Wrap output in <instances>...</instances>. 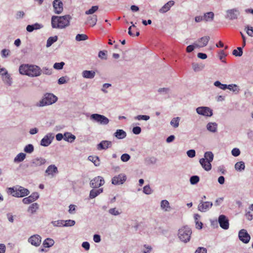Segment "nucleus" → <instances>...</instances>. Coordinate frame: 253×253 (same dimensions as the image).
<instances>
[{
	"label": "nucleus",
	"instance_id": "42",
	"mask_svg": "<svg viewBox=\"0 0 253 253\" xmlns=\"http://www.w3.org/2000/svg\"><path fill=\"white\" fill-rule=\"evenodd\" d=\"M213 84L216 87H217L219 88L220 89H222L223 90L226 89L228 87L227 84H222L218 81H215L214 83Z\"/></svg>",
	"mask_w": 253,
	"mask_h": 253
},
{
	"label": "nucleus",
	"instance_id": "26",
	"mask_svg": "<svg viewBox=\"0 0 253 253\" xmlns=\"http://www.w3.org/2000/svg\"><path fill=\"white\" fill-rule=\"evenodd\" d=\"M161 209L164 211L168 212L171 210L169 203L167 200H162L160 203Z\"/></svg>",
	"mask_w": 253,
	"mask_h": 253
},
{
	"label": "nucleus",
	"instance_id": "47",
	"mask_svg": "<svg viewBox=\"0 0 253 253\" xmlns=\"http://www.w3.org/2000/svg\"><path fill=\"white\" fill-rule=\"evenodd\" d=\"M232 54L235 56H241L243 54L242 47H238L237 49L233 50Z\"/></svg>",
	"mask_w": 253,
	"mask_h": 253
},
{
	"label": "nucleus",
	"instance_id": "55",
	"mask_svg": "<svg viewBox=\"0 0 253 253\" xmlns=\"http://www.w3.org/2000/svg\"><path fill=\"white\" fill-rule=\"evenodd\" d=\"M107 51H100L98 53V57L101 59L106 60L107 59Z\"/></svg>",
	"mask_w": 253,
	"mask_h": 253
},
{
	"label": "nucleus",
	"instance_id": "46",
	"mask_svg": "<svg viewBox=\"0 0 253 253\" xmlns=\"http://www.w3.org/2000/svg\"><path fill=\"white\" fill-rule=\"evenodd\" d=\"M153 250L151 246L148 245H144L142 250V253H151Z\"/></svg>",
	"mask_w": 253,
	"mask_h": 253
},
{
	"label": "nucleus",
	"instance_id": "3",
	"mask_svg": "<svg viewBox=\"0 0 253 253\" xmlns=\"http://www.w3.org/2000/svg\"><path fill=\"white\" fill-rule=\"evenodd\" d=\"M57 100V97L52 93H45L42 99L37 102L36 106L39 107H42L45 106L50 105L55 103Z\"/></svg>",
	"mask_w": 253,
	"mask_h": 253
},
{
	"label": "nucleus",
	"instance_id": "45",
	"mask_svg": "<svg viewBox=\"0 0 253 253\" xmlns=\"http://www.w3.org/2000/svg\"><path fill=\"white\" fill-rule=\"evenodd\" d=\"M64 220H58L51 222V224L54 227H64Z\"/></svg>",
	"mask_w": 253,
	"mask_h": 253
},
{
	"label": "nucleus",
	"instance_id": "49",
	"mask_svg": "<svg viewBox=\"0 0 253 253\" xmlns=\"http://www.w3.org/2000/svg\"><path fill=\"white\" fill-rule=\"evenodd\" d=\"M204 65H199L197 63H194L192 64L193 69L195 72H198V71L202 70L204 68Z\"/></svg>",
	"mask_w": 253,
	"mask_h": 253
},
{
	"label": "nucleus",
	"instance_id": "7",
	"mask_svg": "<svg viewBox=\"0 0 253 253\" xmlns=\"http://www.w3.org/2000/svg\"><path fill=\"white\" fill-rule=\"evenodd\" d=\"M240 15L239 10L237 8L227 9L225 11L224 17L228 20H234L238 18Z\"/></svg>",
	"mask_w": 253,
	"mask_h": 253
},
{
	"label": "nucleus",
	"instance_id": "38",
	"mask_svg": "<svg viewBox=\"0 0 253 253\" xmlns=\"http://www.w3.org/2000/svg\"><path fill=\"white\" fill-rule=\"evenodd\" d=\"M88 160L92 162L96 167H98L100 165V160L97 156H89L88 157Z\"/></svg>",
	"mask_w": 253,
	"mask_h": 253
},
{
	"label": "nucleus",
	"instance_id": "60",
	"mask_svg": "<svg viewBox=\"0 0 253 253\" xmlns=\"http://www.w3.org/2000/svg\"><path fill=\"white\" fill-rule=\"evenodd\" d=\"M25 12L23 11H18L15 14L16 19H21L24 18Z\"/></svg>",
	"mask_w": 253,
	"mask_h": 253
},
{
	"label": "nucleus",
	"instance_id": "61",
	"mask_svg": "<svg viewBox=\"0 0 253 253\" xmlns=\"http://www.w3.org/2000/svg\"><path fill=\"white\" fill-rule=\"evenodd\" d=\"M10 50L7 49H3L1 51V55L2 58H6L9 55Z\"/></svg>",
	"mask_w": 253,
	"mask_h": 253
},
{
	"label": "nucleus",
	"instance_id": "21",
	"mask_svg": "<svg viewBox=\"0 0 253 253\" xmlns=\"http://www.w3.org/2000/svg\"><path fill=\"white\" fill-rule=\"evenodd\" d=\"M175 2L173 0H169L165 3L161 8L159 9V12L160 13L164 14L169 11L171 7L174 5Z\"/></svg>",
	"mask_w": 253,
	"mask_h": 253
},
{
	"label": "nucleus",
	"instance_id": "31",
	"mask_svg": "<svg viewBox=\"0 0 253 253\" xmlns=\"http://www.w3.org/2000/svg\"><path fill=\"white\" fill-rule=\"evenodd\" d=\"M227 88L230 91L234 92L235 94H238L240 91V87L236 84H230L227 85Z\"/></svg>",
	"mask_w": 253,
	"mask_h": 253
},
{
	"label": "nucleus",
	"instance_id": "22",
	"mask_svg": "<svg viewBox=\"0 0 253 253\" xmlns=\"http://www.w3.org/2000/svg\"><path fill=\"white\" fill-rule=\"evenodd\" d=\"M218 124L215 122H210L206 125L207 130L212 133H215L217 132Z\"/></svg>",
	"mask_w": 253,
	"mask_h": 253
},
{
	"label": "nucleus",
	"instance_id": "29",
	"mask_svg": "<svg viewBox=\"0 0 253 253\" xmlns=\"http://www.w3.org/2000/svg\"><path fill=\"white\" fill-rule=\"evenodd\" d=\"M64 136V140L70 143L73 142L76 139V136L69 132H65Z\"/></svg>",
	"mask_w": 253,
	"mask_h": 253
},
{
	"label": "nucleus",
	"instance_id": "28",
	"mask_svg": "<svg viewBox=\"0 0 253 253\" xmlns=\"http://www.w3.org/2000/svg\"><path fill=\"white\" fill-rule=\"evenodd\" d=\"M214 14L213 12H208L204 13L203 19L205 22H211L213 20Z\"/></svg>",
	"mask_w": 253,
	"mask_h": 253
},
{
	"label": "nucleus",
	"instance_id": "14",
	"mask_svg": "<svg viewBox=\"0 0 253 253\" xmlns=\"http://www.w3.org/2000/svg\"><path fill=\"white\" fill-rule=\"evenodd\" d=\"M105 181L104 178L100 176L95 177L90 181V186L93 188L99 187L104 185Z\"/></svg>",
	"mask_w": 253,
	"mask_h": 253
},
{
	"label": "nucleus",
	"instance_id": "48",
	"mask_svg": "<svg viewBox=\"0 0 253 253\" xmlns=\"http://www.w3.org/2000/svg\"><path fill=\"white\" fill-rule=\"evenodd\" d=\"M98 9V6L97 5L92 6L89 10L85 12L86 15L92 14Z\"/></svg>",
	"mask_w": 253,
	"mask_h": 253
},
{
	"label": "nucleus",
	"instance_id": "39",
	"mask_svg": "<svg viewBox=\"0 0 253 253\" xmlns=\"http://www.w3.org/2000/svg\"><path fill=\"white\" fill-rule=\"evenodd\" d=\"M87 22L90 24H91L92 26H94L96 24L97 21V16L96 15H93L91 16L88 17L87 19Z\"/></svg>",
	"mask_w": 253,
	"mask_h": 253
},
{
	"label": "nucleus",
	"instance_id": "64",
	"mask_svg": "<svg viewBox=\"0 0 253 253\" xmlns=\"http://www.w3.org/2000/svg\"><path fill=\"white\" fill-rule=\"evenodd\" d=\"M240 150L239 149L235 148H233L231 151V154L234 157H237L240 155Z\"/></svg>",
	"mask_w": 253,
	"mask_h": 253
},
{
	"label": "nucleus",
	"instance_id": "53",
	"mask_svg": "<svg viewBox=\"0 0 253 253\" xmlns=\"http://www.w3.org/2000/svg\"><path fill=\"white\" fill-rule=\"evenodd\" d=\"M245 30L246 31L247 34L249 36L253 37V27L247 25L245 27Z\"/></svg>",
	"mask_w": 253,
	"mask_h": 253
},
{
	"label": "nucleus",
	"instance_id": "40",
	"mask_svg": "<svg viewBox=\"0 0 253 253\" xmlns=\"http://www.w3.org/2000/svg\"><path fill=\"white\" fill-rule=\"evenodd\" d=\"M58 38L57 36H55L54 37H49L46 42V47H50L54 42H56L57 41Z\"/></svg>",
	"mask_w": 253,
	"mask_h": 253
},
{
	"label": "nucleus",
	"instance_id": "18",
	"mask_svg": "<svg viewBox=\"0 0 253 253\" xmlns=\"http://www.w3.org/2000/svg\"><path fill=\"white\" fill-rule=\"evenodd\" d=\"M212 205V202L201 201L198 206V209L199 211L205 212L209 211Z\"/></svg>",
	"mask_w": 253,
	"mask_h": 253
},
{
	"label": "nucleus",
	"instance_id": "9",
	"mask_svg": "<svg viewBox=\"0 0 253 253\" xmlns=\"http://www.w3.org/2000/svg\"><path fill=\"white\" fill-rule=\"evenodd\" d=\"M196 112L199 115L205 117H211L213 115L212 110L207 106L198 107L196 109Z\"/></svg>",
	"mask_w": 253,
	"mask_h": 253
},
{
	"label": "nucleus",
	"instance_id": "34",
	"mask_svg": "<svg viewBox=\"0 0 253 253\" xmlns=\"http://www.w3.org/2000/svg\"><path fill=\"white\" fill-rule=\"evenodd\" d=\"M235 169L238 171H242L245 170V165L244 162L240 161L237 162L235 165Z\"/></svg>",
	"mask_w": 253,
	"mask_h": 253
},
{
	"label": "nucleus",
	"instance_id": "50",
	"mask_svg": "<svg viewBox=\"0 0 253 253\" xmlns=\"http://www.w3.org/2000/svg\"><path fill=\"white\" fill-rule=\"evenodd\" d=\"M75 39L77 41H85L88 39V37L85 34H78Z\"/></svg>",
	"mask_w": 253,
	"mask_h": 253
},
{
	"label": "nucleus",
	"instance_id": "54",
	"mask_svg": "<svg viewBox=\"0 0 253 253\" xmlns=\"http://www.w3.org/2000/svg\"><path fill=\"white\" fill-rule=\"evenodd\" d=\"M199 177L198 176L194 175L190 177V183L192 185H194L197 184L199 181Z\"/></svg>",
	"mask_w": 253,
	"mask_h": 253
},
{
	"label": "nucleus",
	"instance_id": "63",
	"mask_svg": "<svg viewBox=\"0 0 253 253\" xmlns=\"http://www.w3.org/2000/svg\"><path fill=\"white\" fill-rule=\"evenodd\" d=\"M76 206L75 205H70L69 207V212L72 214H75L76 212Z\"/></svg>",
	"mask_w": 253,
	"mask_h": 253
},
{
	"label": "nucleus",
	"instance_id": "13",
	"mask_svg": "<svg viewBox=\"0 0 253 253\" xmlns=\"http://www.w3.org/2000/svg\"><path fill=\"white\" fill-rule=\"evenodd\" d=\"M54 138L53 133H48L46 134L41 141V145L44 147L48 146L52 142Z\"/></svg>",
	"mask_w": 253,
	"mask_h": 253
},
{
	"label": "nucleus",
	"instance_id": "8",
	"mask_svg": "<svg viewBox=\"0 0 253 253\" xmlns=\"http://www.w3.org/2000/svg\"><path fill=\"white\" fill-rule=\"evenodd\" d=\"M90 119L101 125H106L109 123V120L106 117L98 114L91 115Z\"/></svg>",
	"mask_w": 253,
	"mask_h": 253
},
{
	"label": "nucleus",
	"instance_id": "33",
	"mask_svg": "<svg viewBox=\"0 0 253 253\" xmlns=\"http://www.w3.org/2000/svg\"><path fill=\"white\" fill-rule=\"evenodd\" d=\"M26 155L24 153H20L16 155L14 159V162L20 163L24 160L26 158Z\"/></svg>",
	"mask_w": 253,
	"mask_h": 253
},
{
	"label": "nucleus",
	"instance_id": "25",
	"mask_svg": "<svg viewBox=\"0 0 253 253\" xmlns=\"http://www.w3.org/2000/svg\"><path fill=\"white\" fill-rule=\"evenodd\" d=\"M82 75L84 79H92L95 76V72L93 70H84L82 72Z\"/></svg>",
	"mask_w": 253,
	"mask_h": 253
},
{
	"label": "nucleus",
	"instance_id": "6",
	"mask_svg": "<svg viewBox=\"0 0 253 253\" xmlns=\"http://www.w3.org/2000/svg\"><path fill=\"white\" fill-rule=\"evenodd\" d=\"M191 234V228L188 226H184L179 229L177 236L181 242L186 243L190 241Z\"/></svg>",
	"mask_w": 253,
	"mask_h": 253
},
{
	"label": "nucleus",
	"instance_id": "32",
	"mask_svg": "<svg viewBox=\"0 0 253 253\" xmlns=\"http://www.w3.org/2000/svg\"><path fill=\"white\" fill-rule=\"evenodd\" d=\"M54 244V240L51 238H48L43 241L42 245L44 248H50L53 246Z\"/></svg>",
	"mask_w": 253,
	"mask_h": 253
},
{
	"label": "nucleus",
	"instance_id": "17",
	"mask_svg": "<svg viewBox=\"0 0 253 253\" xmlns=\"http://www.w3.org/2000/svg\"><path fill=\"white\" fill-rule=\"evenodd\" d=\"M218 222L221 228L227 230L229 227V220L226 216L223 214L220 215L218 217Z\"/></svg>",
	"mask_w": 253,
	"mask_h": 253
},
{
	"label": "nucleus",
	"instance_id": "30",
	"mask_svg": "<svg viewBox=\"0 0 253 253\" xmlns=\"http://www.w3.org/2000/svg\"><path fill=\"white\" fill-rule=\"evenodd\" d=\"M102 192L103 188H100L99 189H92L90 191L89 198L91 199H93L102 193Z\"/></svg>",
	"mask_w": 253,
	"mask_h": 253
},
{
	"label": "nucleus",
	"instance_id": "41",
	"mask_svg": "<svg viewBox=\"0 0 253 253\" xmlns=\"http://www.w3.org/2000/svg\"><path fill=\"white\" fill-rule=\"evenodd\" d=\"M34 150V146L31 144L26 145L24 148V151L28 154H31L33 152Z\"/></svg>",
	"mask_w": 253,
	"mask_h": 253
},
{
	"label": "nucleus",
	"instance_id": "16",
	"mask_svg": "<svg viewBox=\"0 0 253 253\" xmlns=\"http://www.w3.org/2000/svg\"><path fill=\"white\" fill-rule=\"evenodd\" d=\"M46 162V160L41 157H37L33 159L31 162V166L34 168H37L44 165Z\"/></svg>",
	"mask_w": 253,
	"mask_h": 253
},
{
	"label": "nucleus",
	"instance_id": "1",
	"mask_svg": "<svg viewBox=\"0 0 253 253\" xmlns=\"http://www.w3.org/2000/svg\"><path fill=\"white\" fill-rule=\"evenodd\" d=\"M19 72L21 75L31 78L39 77L42 75V69L34 64H23L19 66Z\"/></svg>",
	"mask_w": 253,
	"mask_h": 253
},
{
	"label": "nucleus",
	"instance_id": "43",
	"mask_svg": "<svg viewBox=\"0 0 253 253\" xmlns=\"http://www.w3.org/2000/svg\"><path fill=\"white\" fill-rule=\"evenodd\" d=\"M108 212L114 216H118L120 215L121 213V211H120L118 209H117L116 208H111L109 210Z\"/></svg>",
	"mask_w": 253,
	"mask_h": 253
},
{
	"label": "nucleus",
	"instance_id": "24",
	"mask_svg": "<svg viewBox=\"0 0 253 253\" xmlns=\"http://www.w3.org/2000/svg\"><path fill=\"white\" fill-rule=\"evenodd\" d=\"M1 79L3 82L8 86H10L12 84V79L10 74H8L7 71L3 73L1 76Z\"/></svg>",
	"mask_w": 253,
	"mask_h": 253
},
{
	"label": "nucleus",
	"instance_id": "15",
	"mask_svg": "<svg viewBox=\"0 0 253 253\" xmlns=\"http://www.w3.org/2000/svg\"><path fill=\"white\" fill-rule=\"evenodd\" d=\"M58 172V169L55 165L49 166L45 171V175L51 178L54 177Z\"/></svg>",
	"mask_w": 253,
	"mask_h": 253
},
{
	"label": "nucleus",
	"instance_id": "4",
	"mask_svg": "<svg viewBox=\"0 0 253 253\" xmlns=\"http://www.w3.org/2000/svg\"><path fill=\"white\" fill-rule=\"evenodd\" d=\"M7 190V192L9 194L17 198L23 197L30 194V191L28 189L19 185L9 187Z\"/></svg>",
	"mask_w": 253,
	"mask_h": 253
},
{
	"label": "nucleus",
	"instance_id": "19",
	"mask_svg": "<svg viewBox=\"0 0 253 253\" xmlns=\"http://www.w3.org/2000/svg\"><path fill=\"white\" fill-rule=\"evenodd\" d=\"M210 39L209 36H204L199 39L197 42L195 43V46L197 48H200L206 46Z\"/></svg>",
	"mask_w": 253,
	"mask_h": 253
},
{
	"label": "nucleus",
	"instance_id": "51",
	"mask_svg": "<svg viewBox=\"0 0 253 253\" xmlns=\"http://www.w3.org/2000/svg\"><path fill=\"white\" fill-rule=\"evenodd\" d=\"M46 75H50L52 73V70L46 67H43L42 69V73Z\"/></svg>",
	"mask_w": 253,
	"mask_h": 253
},
{
	"label": "nucleus",
	"instance_id": "36",
	"mask_svg": "<svg viewBox=\"0 0 253 253\" xmlns=\"http://www.w3.org/2000/svg\"><path fill=\"white\" fill-rule=\"evenodd\" d=\"M194 217L195 222L196 224V228L199 229H202V226H203V223H202V222L199 221L200 215H199L198 214H195L194 215Z\"/></svg>",
	"mask_w": 253,
	"mask_h": 253
},
{
	"label": "nucleus",
	"instance_id": "56",
	"mask_svg": "<svg viewBox=\"0 0 253 253\" xmlns=\"http://www.w3.org/2000/svg\"><path fill=\"white\" fill-rule=\"evenodd\" d=\"M64 227L73 226L75 224V221L74 220L69 219L64 220Z\"/></svg>",
	"mask_w": 253,
	"mask_h": 253
},
{
	"label": "nucleus",
	"instance_id": "62",
	"mask_svg": "<svg viewBox=\"0 0 253 253\" xmlns=\"http://www.w3.org/2000/svg\"><path fill=\"white\" fill-rule=\"evenodd\" d=\"M158 91L160 93L167 94L169 92V89L167 87L160 88L158 89Z\"/></svg>",
	"mask_w": 253,
	"mask_h": 253
},
{
	"label": "nucleus",
	"instance_id": "52",
	"mask_svg": "<svg viewBox=\"0 0 253 253\" xmlns=\"http://www.w3.org/2000/svg\"><path fill=\"white\" fill-rule=\"evenodd\" d=\"M143 192L146 195H150L153 192V191L151 188L150 185H147L143 187Z\"/></svg>",
	"mask_w": 253,
	"mask_h": 253
},
{
	"label": "nucleus",
	"instance_id": "27",
	"mask_svg": "<svg viewBox=\"0 0 253 253\" xmlns=\"http://www.w3.org/2000/svg\"><path fill=\"white\" fill-rule=\"evenodd\" d=\"M114 136L118 139H123L126 136V133L123 129H117L113 134Z\"/></svg>",
	"mask_w": 253,
	"mask_h": 253
},
{
	"label": "nucleus",
	"instance_id": "58",
	"mask_svg": "<svg viewBox=\"0 0 253 253\" xmlns=\"http://www.w3.org/2000/svg\"><path fill=\"white\" fill-rule=\"evenodd\" d=\"M65 63L64 62H61L60 63H55L53 65V68L56 70H61L63 69Z\"/></svg>",
	"mask_w": 253,
	"mask_h": 253
},
{
	"label": "nucleus",
	"instance_id": "35",
	"mask_svg": "<svg viewBox=\"0 0 253 253\" xmlns=\"http://www.w3.org/2000/svg\"><path fill=\"white\" fill-rule=\"evenodd\" d=\"M180 118L177 117L173 118L170 122V125L174 128H177L179 126Z\"/></svg>",
	"mask_w": 253,
	"mask_h": 253
},
{
	"label": "nucleus",
	"instance_id": "44",
	"mask_svg": "<svg viewBox=\"0 0 253 253\" xmlns=\"http://www.w3.org/2000/svg\"><path fill=\"white\" fill-rule=\"evenodd\" d=\"M134 119L137 121L143 120L147 121L150 119V116L145 115H139L135 116Z\"/></svg>",
	"mask_w": 253,
	"mask_h": 253
},
{
	"label": "nucleus",
	"instance_id": "59",
	"mask_svg": "<svg viewBox=\"0 0 253 253\" xmlns=\"http://www.w3.org/2000/svg\"><path fill=\"white\" fill-rule=\"evenodd\" d=\"M130 159V155L126 153L123 154L121 157V160L123 162H127Z\"/></svg>",
	"mask_w": 253,
	"mask_h": 253
},
{
	"label": "nucleus",
	"instance_id": "11",
	"mask_svg": "<svg viewBox=\"0 0 253 253\" xmlns=\"http://www.w3.org/2000/svg\"><path fill=\"white\" fill-rule=\"evenodd\" d=\"M126 180V176L124 173H120L114 176L112 179L113 185H119L123 184Z\"/></svg>",
	"mask_w": 253,
	"mask_h": 253
},
{
	"label": "nucleus",
	"instance_id": "37",
	"mask_svg": "<svg viewBox=\"0 0 253 253\" xmlns=\"http://www.w3.org/2000/svg\"><path fill=\"white\" fill-rule=\"evenodd\" d=\"M39 209V205L36 203H33L31 205L28 209V211L31 214H33L36 212Z\"/></svg>",
	"mask_w": 253,
	"mask_h": 253
},
{
	"label": "nucleus",
	"instance_id": "5",
	"mask_svg": "<svg viewBox=\"0 0 253 253\" xmlns=\"http://www.w3.org/2000/svg\"><path fill=\"white\" fill-rule=\"evenodd\" d=\"M213 154L211 151L206 152L204 154V158L199 160V163L202 168L206 171H209L211 169V162L213 159Z\"/></svg>",
	"mask_w": 253,
	"mask_h": 253
},
{
	"label": "nucleus",
	"instance_id": "10",
	"mask_svg": "<svg viewBox=\"0 0 253 253\" xmlns=\"http://www.w3.org/2000/svg\"><path fill=\"white\" fill-rule=\"evenodd\" d=\"M28 242L32 246L38 247L41 244L42 237L38 234H34L28 238Z\"/></svg>",
	"mask_w": 253,
	"mask_h": 253
},
{
	"label": "nucleus",
	"instance_id": "23",
	"mask_svg": "<svg viewBox=\"0 0 253 253\" xmlns=\"http://www.w3.org/2000/svg\"><path fill=\"white\" fill-rule=\"evenodd\" d=\"M112 142L110 141L103 140L97 146V149L99 150H106L111 147Z\"/></svg>",
	"mask_w": 253,
	"mask_h": 253
},
{
	"label": "nucleus",
	"instance_id": "57",
	"mask_svg": "<svg viewBox=\"0 0 253 253\" xmlns=\"http://www.w3.org/2000/svg\"><path fill=\"white\" fill-rule=\"evenodd\" d=\"M110 86H111V84H109V83H105V84H104L103 85H102V87L101 89V91L104 93H108V90H107V88H108L109 87H110Z\"/></svg>",
	"mask_w": 253,
	"mask_h": 253
},
{
	"label": "nucleus",
	"instance_id": "12",
	"mask_svg": "<svg viewBox=\"0 0 253 253\" xmlns=\"http://www.w3.org/2000/svg\"><path fill=\"white\" fill-rule=\"evenodd\" d=\"M238 237L241 241L243 243H248L251 239V236L246 229H241L238 233Z\"/></svg>",
	"mask_w": 253,
	"mask_h": 253
},
{
	"label": "nucleus",
	"instance_id": "2",
	"mask_svg": "<svg viewBox=\"0 0 253 253\" xmlns=\"http://www.w3.org/2000/svg\"><path fill=\"white\" fill-rule=\"evenodd\" d=\"M72 17L70 15L62 16H52L51 26L53 28L62 29L70 25Z\"/></svg>",
	"mask_w": 253,
	"mask_h": 253
},
{
	"label": "nucleus",
	"instance_id": "20",
	"mask_svg": "<svg viewBox=\"0 0 253 253\" xmlns=\"http://www.w3.org/2000/svg\"><path fill=\"white\" fill-rule=\"evenodd\" d=\"M53 6L54 12L56 14H60L63 10V4L60 0H54L53 2Z\"/></svg>",
	"mask_w": 253,
	"mask_h": 253
}]
</instances>
